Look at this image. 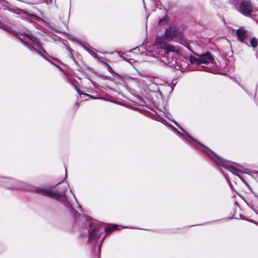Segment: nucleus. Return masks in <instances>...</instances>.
I'll return each mask as SVG.
<instances>
[{
    "label": "nucleus",
    "mask_w": 258,
    "mask_h": 258,
    "mask_svg": "<svg viewBox=\"0 0 258 258\" xmlns=\"http://www.w3.org/2000/svg\"><path fill=\"white\" fill-rule=\"evenodd\" d=\"M81 218L83 219H85L87 222L89 223V228L88 229L89 231H90L91 228H92V231H90L89 234L87 242L88 243L95 242V245L97 246L98 249V258H100L101 245L106 236L105 235H104L103 237L99 241V239H100L101 235L104 234V232L107 233H111L114 230L118 229V225L115 224H111L108 226L106 227L104 230L102 231L100 230V227L97 224L98 222L95 220L92 219L91 217L86 215L81 216Z\"/></svg>",
    "instance_id": "obj_3"
},
{
    "label": "nucleus",
    "mask_w": 258,
    "mask_h": 258,
    "mask_svg": "<svg viewBox=\"0 0 258 258\" xmlns=\"http://www.w3.org/2000/svg\"><path fill=\"white\" fill-rule=\"evenodd\" d=\"M236 35L239 41L242 43L244 42L246 31L243 28H240L236 31Z\"/></svg>",
    "instance_id": "obj_10"
},
{
    "label": "nucleus",
    "mask_w": 258,
    "mask_h": 258,
    "mask_svg": "<svg viewBox=\"0 0 258 258\" xmlns=\"http://www.w3.org/2000/svg\"><path fill=\"white\" fill-rule=\"evenodd\" d=\"M239 86L241 87V88H243V89H244V88H243V86H241V85H239Z\"/></svg>",
    "instance_id": "obj_26"
},
{
    "label": "nucleus",
    "mask_w": 258,
    "mask_h": 258,
    "mask_svg": "<svg viewBox=\"0 0 258 258\" xmlns=\"http://www.w3.org/2000/svg\"><path fill=\"white\" fill-rule=\"evenodd\" d=\"M105 66L107 67L108 70L109 72L111 74H115V73L114 72L112 68L110 67V66L107 63H105Z\"/></svg>",
    "instance_id": "obj_15"
},
{
    "label": "nucleus",
    "mask_w": 258,
    "mask_h": 258,
    "mask_svg": "<svg viewBox=\"0 0 258 258\" xmlns=\"http://www.w3.org/2000/svg\"><path fill=\"white\" fill-rule=\"evenodd\" d=\"M156 45L157 47L165 50V55L166 56H167L170 52H176V49L174 46L164 42H157L156 43Z\"/></svg>",
    "instance_id": "obj_8"
},
{
    "label": "nucleus",
    "mask_w": 258,
    "mask_h": 258,
    "mask_svg": "<svg viewBox=\"0 0 258 258\" xmlns=\"http://www.w3.org/2000/svg\"><path fill=\"white\" fill-rule=\"evenodd\" d=\"M257 55H258V51H256V57H257Z\"/></svg>",
    "instance_id": "obj_24"
},
{
    "label": "nucleus",
    "mask_w": 258,
    "mask_h": 258,
    "mask_svg": "<svg viewBox=\"0 0 258 258\" xmlns=\"http://www.w3.org/2000/svg\"><path fill=\"white\" fill-rule=\"evenodd\" d=\"M152 87L156 88L157 89V91L159 92V93L160 94V95L161 96H162V95L161 92L160 91V90L159 88L157 86V85H155V84H152Z\"/></svg>",
    "instance_id": "obj_17"
},
{
    "label": "nucleus",
    "mask_w": 258,
    "mask_h": 258,
    "mask_svg": "<svg viewBox=\"0 0 258 258\" xmlns=\"http://www.w3.org/2000/svg\"><path fill=\"white\" fill-rule=\"evenodd\" d=\"M57 66V68H58L59 69H61L60 67L58 66Z\"/></svg>",
    "instance_id": "obj_25"
},
{
    "label": "nucleus",
    "mask_w": 258,
    "mask_h": 258,
    "mask_svg": "<svg viewBox=\"0 0 258 258\" xmlns=\"http://www.w3.org/2000/svg\"><path fill=\"white\" fill-rule=\"evenodd\" d=\"M238 11L243 15L250 17L252 12V7L249 1H243L239 5Z\"/></svg>",
    "instance_id": "obj_7"
},
{
    "label": "nucleus",
    "mask_w": 258,
    "mask_h": 258,
    "mask_svg": "<svg viewBox=\"0 0 258 258\" xmlns=\"http://www.w3.org/2000/svg\"><path fill=\"white\" fill-rule=\"evenodd\" d=\"M98 60L101 62L102 63L105 65V63H107V62L105 60L104 58L102 57H99L98 56V58H96Z\"/></svg>",
    "instance_id": "obj_16"
},
{
    "label": "nucleus",
    "mask_w": 258,
    "mask_h": 258,
    "mask_svg": "<svg viewBox=\"0 0 258 258\" xmlns=\"http://www.w3.org/2000/svg\"><path fill=\"white\" fill-rule=\"evenodd\" d=\"M79 208H81V206H80V205H79Z\"/></svg>",
    "instance_id": "obj_28"
},
{
    "label": "nucleus",
    "mask_w": 258,
    "mask_h": 258,
    "mask_svg": "<svg viewBox=\"0 0 258 258\" xmlns=\"http://www.w3.org/2000/svg\"><path fill=\"white\" fill-rule=\"evenodd\" d=\"M75 89H76V91L78 93V94L80 95H83L84 93L82 92L76 85L75 86Z\"/></svg>",
    "instance_id": "obj_20"
},
{
    "label": "nucleus",
    "mask_w": 258,
    "mask_h": 258,
    "mask_svg": "<svg viewBox=\"0 0 258 258\" xmlns=\"http://www.w3.org/2000/svg\"><path fill=\"white\" fill-rule=\"evenodd\" d=\"M177 42L180 43L181 44L183 45L185 47H186L189 50H190L193 53H194L191 49V46H190L188 42L186 40L182 39L181 38L179 40H177Z\"/></svg>",
    "instance_id": "obj_11"
},
{
    "label": "nucleus",
    "mask_w": 258,
    "mask_h": 258,
    "mask_svg": "<svg viewBox=\"0 0 258 258\" xmlns=\"http://www.w3.org/2000/svg\"><path fill=\"white\" fill-rule=\"evenodd\" d=\"M89 53L92 55L95 58H98V55L94 52L91 51V50L89 51Z\"/></svg>",
    "instance_id": "obj_18"
},
{
    "label": "nucleus",
    "mask_w": 258,
    "mask_h": 258,
    "mask_svg": "<svg viewBox=\"0 0 258 258\" xmlns=\"http://www.w3.org/2000/svg\"><path fill=\"white\" fill-rule=\"evenodd\" d=\"M194 54L199 57L200 64L212 62V61L214 60L211 52L208 51L201 55H199L196 53H194Z\"/></svg>",
    "instance_id": "obj_9"
},
{
    "label": "nucleus",
    "mask_w": 258,
    "mask_h": 258,
    "mask_svg": "<svg viewBox=\"0 0 258 258\" xmlns=\"http://www.w3.org/2000/svg\"><path fill=\"white\" fill-rule=\"evenodd\" d=\"M18 33L26 36L31 41V43H28L23 41L21 37H18L17 35V39H19L22 42L26 44L28 49L30 51L33 53H36L46 59L44 53L45 54H47V53L43 47L42 44L39 38L32 35L31 32L28 30H27L23 33L17 32V34Z\"/></svg>",
    "instance_id": "obj_4"
},
{
    "label": "nucleus",
    "mask_w": 258,
    "mask_h": 258,
    "mask_svg": "<svg viewBox=\"0 0 258 258\" xmlns=\"http://www.w3.org/2000/svg\"><path fill=\"white\" fill-rule=\"evenodd\" d=\"M189 61L191 63H196L197 64H200V58H197L194 56H189Z\"/></svg>",
    "instance_id": "obj_14"
},
{
    "label": "nucleus",
    "mask_w": 258,
    "mask_h": 258,
    "mask_svg": "<svg viewBox=\"0 0 258 258\" xmlns=\"http://www.w3.org/2000/svg\"><path fill=\"white\" fill-rule=\"evenodd\" d=\"M169 21V19L167 16H164L162 19H160L158 22V25L159 26H162L163 25H165L168 23Z\"/></svg>",
    "instance_id": "obj_12"
},
{
    "label": "nucleus",
    "mask_w": 258,
    "mask_h": 258,
    "mask_svg": "<svg viewBox=\"0 0 258 258\" xmlns=\"http://www.w3.org/2000/svg\"><path fill=\"white\" fill-rule=\"evenodd\" d=\"M5 30L6 31H7L10 32L11 33L15 35V31H12V30L10 28H9L8 27H6V28H5Z\"/></svg>",
    "instance_id": "obj_19"
},
{
    "label": "nucleus",
    "mask_w": 258,
    "mask_h": 258,
    "mask_svg": "<svg viewBox=\"0 0 258 258\" xmlns=\"http://www.w3.org/2000/svg\"><path fill=\"white\" fill-rule=\"evenodd\" d=\"M166 117L167 118H169L168 116H167V115H166Z\"/></svg>",
    "instance_id": "obj_27"
},
{
    "label": "nucleus",
    "mask_w": 258,
    "mask_h": 258,
    "mask_svg": "<svg viewBox=\"0 0 258 258\" xmlns=\"http://www.w3.org/2000/svg\"><path fill=\"white\" fill-rule=\"evenodd\" d=\"M258 45V40L255 37H252L250 40V45L253 49V50H255V48L257 47Z\"/></svg>",
    "instance_id": "obj_13"
},
{
    "label": "nucleus",
    "mask_w": 258,
    "mask_h": 258,
    "mask_svg": "<svg viewBox=\"0 0 258 258\" xmlns=\"http://www.w3.org/2000/svg\"><path fill=\"white\" fill-rule=\"evenodd\" d=\"M221 172H222V173L224 174V175L225 176V178H226V175H225V174L224 172L222 170H221Z\"/></svg>",
    "instance_id": "obj_23"
},
{
    "label": "nucleus",
    "mask_w": 258,
    "mask_h": 258,
    "mask_svg": "<svg viewBox=\"0 0 258 258\" xmlns=\"http://www.w3.org/2000/svg\"><path fill=\"white\" fill-rule=\"evenodd\" d=\"M83 95H85V96H88V97H89L90 98H91V99H95L98 98L97 97H96L95 96H92V95H91L90 94H87V93H83Z\"/></svg>",
    "instance_id": "obj_21"
},
{
    "label": "nucleus",
    "mask_w": 258,
    "mask_h": 258,
    "mask_svg": "<svg viewBox=\"0 0 258 258\" xmlns=\"http://www.w3.org/2000/svg\"><path fill=\"white\" fill-rule=\"evenodd\" d=\"M68 187H69L68 184L62 182L59 183L56 188H44L31 186L25 182L17 181V189L30 190L58 201L70 211L75 218H77L78 216H81V215L74 209L67 199L66 192Z\"/></svg>",
    "instance_id": "obj_2"
},
{
    "label": "nucleus",
    "mask_w": 258,
    "mask_h": 258,
    "mask_svg": "<svg viewBox=\"0 0 258 258\" xmlns=\"http://www.w3.org/2000/svg\"><path fill=\"white\" fill-rule=\"evenodd\" d=\"M83 48H84V49H85L87 51H88V52H89V51L90 50V49H89V48L88 46H86L85 45H83Z\"/></svg>",
    "instance_id": "obj_22"
},
{
    "label": "nucleus",
    "mask_w": 258,
    "mask_h": 258,
    "mask_svg": "<svg viewBox=\"0 0 258 258\" xmlns=\"http://www.w3.org/2000/svg\"><path fill=\"white\" fill-rule=\"evenodd\" d=\"M163 39L169 41L174 39L179 40L182 37V33L173 27H170L165 30L164 35L162 36Z\"/></svg>",
    "instance_id": "obj_5"
},
{
    "label": "nucleus",
    "mask_w": 258,
    "mask_h": 258,
    "mask_svg": "<svg viewBox=\"0 0 258 258\" xmlns=\"http://www.w3.org/2000/svg\"><path fill=\"white\" fill-rule=\"evenodd\" d=\"M17 17L21 18L22 20L29 21L33 19L38 22L43 21V19L40 17L28 13L26 11L17 8Z\"/></svg>",
    "instance_id": "obj_6"
},
{
    "label": "nucleus",
    "mask_w": 258,
    "mask_h": 258,
    "mask_svg": "<svg viewBox=\"0 0 258 258\" xmlns=\"http://www.w3.org/2000/svg\"><path fill=\"white\" fill-rule=\"evenodd\" d=\"M161 122L166 124L171 128H172L175 133L180 137H183L186 141H187L190 144L192 145L195 148L198 149H199L201 151H202L204 153H205L215 164L217 165L222 167L229 171L232 172L233 174L238 176L241 180L248 186L250 187L248 184H247L244 180L241 177L239 173H247L249 175H251V176L253 178H256L258 177V171L255 170H248L249 173H247L246 172H243L241 170L237 169L236 167H235L232 164V162L229 160H226L220 157L216 154H215L214 152H213L211 149H210L207 147L205 146L203 144L200 143L198 141H197L195 139L193 138L191 136H190L187 132L185 131V130L179 125V124L175 121L173 120V122L174 124L182 131L183 133H180L178 131L176 128H175L173 125L169 124L167 121L164 119L163 118H161Z\"/></svg>",
    "instance_id": "obj_1"
}]
</instances>
